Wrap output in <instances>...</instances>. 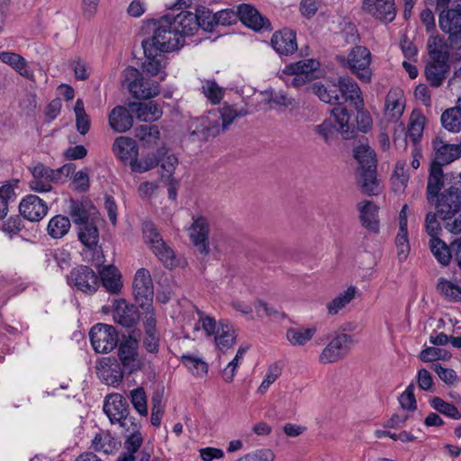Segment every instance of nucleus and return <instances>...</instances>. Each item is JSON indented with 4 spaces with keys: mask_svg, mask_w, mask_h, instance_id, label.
<instances>
[{
    "mask_svg": "<svg viewBox=\"0 0 461 461\" xmlns=\"http://www.w3.org/2000/svg\"><path fill=\"white\" fill-rule=\"evenodd\" d=\"M324 103L335 105L331 110L334 122L340 125L344 140L354 139L357 131L368 132L373 125L370 113L364 110V99L357 83L348 76L317 81L306 86Z\"/></svg>",
    "mask_w": 461,
    "mask_h": 461,
    "instance_id": "nucleus-1",
    "label": "nucleus"
},
{
    "mask_svg": "<svg viewBox=\"0 0 461 461\" xmlns=\"http://www.w3.org/2000/svg\"><path fill=\"white\" fill-rule=\"evenodd\" d=\"M146 27L152 31V35L141 41L146 59L141 68L144 73L155 77L166 68V54L183 47L185 38L198 32L199 23L194 13L181 11L176 15L167 14L149 19Z\"/></svg>",
    "mask_w": 461,
    "mask_h": 461,
    "instance_id": "nucleus-2",
    "label": "nucleus"
},
{
    "mask_svg": "<svg viewBox=\"0 0 461 461\" xmlns=\"http://www.w3.org/2000/svg\"><path fill=\"white\" fill-rule=\"evenodd\" d=\"M425 197L439 213L444 228L452 234H461V185L432 175L427 180Z\"/></svg>",
    "mask_w": 461,
    "mask_h": 461,
    "instance_id": "nucleus-3",
    "label": "nucleus"
},
{
    "mask_svg": "<svg viewBox=\"0 0 461 461\" xmlns=\"http://www.w3.org/2000/svg\"><path fill=\"white\" fill-rule=\"evenodd\" d=\"M449 42L443 36H430L427 41L429 60L425 66V77L432 87H439L450 71Z\"/></svg>",
    "mask_w": 461,
    "mask_h": 461,
    "instance_id": "nucleus-4",
    "label": "nucleus"
},
{
    "mask_svg": "<svg viewBox=\"0 0 461 461\" xmlns=\"http://www.w3.org/2000/svg\"><path fill=\"white\" fill-rule=\"evenodd\" d=\"M432 148L434 151V158L431 160L429 167L428 177H431L432 175L439 176H446V179H455V173L450 172L445 174L443 167L449 165L455 160L461 158V145L449 144L445 142L441 138L436 137L432 140Z\"/></svg>",
    "mask_w": 461,
    "mask_h": 461,
    "instance_id": "nucleus-5",
    "label": "nucleus"
},
{
    "mask_svg": "<svg viewBox=\"0 0 461 461\" xmlns=\"http://www.w3.org/2000/svg\"><path fill=\"white\" fill-rule=\"evenodd\" d=\"M342 67L348 68L363 83L371 81V52L365 46L357 45L351 49L348 57H338Z\"/></svg>",
    "mask_w": 461,
    "mask_h": 461,
    "instance_id": "nucleus-6",
    "label": "nucleus"
},
{
    "mask_svg": "<svg viewBox=\"0 0 461 461\" xmlns=\"http://www.w3.org/2000/svg\"><path fill=\"white\" fill-rule=\"evenodd\" d=\"M122 85L126 86L130 93L136 99H149L159 94L158 84L150 83L134 67L128 66L122 72Z\"/></svg>",
    "mask_w": 461,
    "mask_h": 461,
    "instance_id": "nucleus-7",
    "label": "nucleus"
},
{
    "mask_svg": "<svg viewBox=\"0 0 461 461\" xmlns=\"http://www.w3.org/2000/svg\"><path fill=\"white\" fill-rule=\"evenodd\" d=\"M98 270L86 265H77L67 276L68 285L86 295H94L99 290Z\"/></svg>",
    "mask_w": 461,
    "mask_h": 461,
    "instance_id": "nucleus-8",
    "label": "nucleus"
},
{
    "mask_svg": "<svg viewBox=\"0 0 461 461\" xmlns=\"http://www.w3.org/2000/svg\"><path fill=\"white\" fill-rule=\"evenodd\" d=\"M89 338L91 345L96 353H109L119 343L117 330L113 325L105 323L95 324L89 331Z\"/></svg>",
    "mask_w": 461,
    "mask_h": 461,
    "instance_id": "nucleus-9",
    "label": "nucleus"
},
{
    "mask_svg": "<svg viewBox=\"0 0 461 461\" xmlns=\"http://www.w3.org/2000/svg\"><path fill=\"white\" fill-rule=\"evenodd\" d=\"M319 66L320 63L313 59H303L286 65L282 73L294 77L291 81L285 82L288 86L299 88L310 83L312 73L319 68Z\"/></svg>",
    "mask_w": 461,
    "mask_h": 461,
    "instance_id": "nucleus-10",
    "label": "nucleus"
},
{
    "mask_svg": "<svg viewBox=\"0 0 461 461\" xmlns=\"http://www.w3.org/2000/svg\"><path fill=\"white\" fill-rule=\"evenodd\" d=\"M438 26L440 30L448 34L447 41L449 45L456 43L457 39L461 37V5L454 8H441L438 10Z\"/></svg>",
    "mask_w": 461,
    "mask_h": 461,
    "instance_id": "nucleus-11",
    "label": "nucleus"
},
{
    "mask_svg": "<svg viewBox=\"0 0 461 461\" xmlns=\"http://www.w3.org/2000/svg\"><path fill=\"white\" fill-rule=\"evenodd\" d=\"M352 336L346 333L337 334L321 351L319 360L322 364H330L343 359L350 349Z\"/></svg>",
    "mask_w": 461,
    "mask_h": 461,
    "instance_id": "nucleus-12",
    "label": "nucleus"
},
{
    "mask_svg": "<svg viewBox=\"0 0 461 461\" xmlns=\"http://www.w3.org/2000/svg\"><path fill=\"white\" fill-rule=\"evenodd\" d=\"M103 410L112 424L119 423L121 427H126L130 406L124 396L120 393L108 395L104 400Z\"/></svg>",
    "mask_w": 461,
    "mask_h": 461,
    "instance_id": "nucleus-13",
    "label": "nucleus"
},
{
    "mask_svg": "<svg viewBox=\"0 0 461 461\" xmlns=\"http://www.w3.org/2000/svg\"><path fill=\"white\" fill-rule=\"evenodd\" d=\"M119 363L124 367L127 374H133L142 368V362L138 358V341L129 336L125 340L118 343Z\"/></svg>",
    "mask_w": 461,
    "mask_h": 461,
    "instance_id": "nucleus-14",
    "label": "nucleus"
},
{
    "mask_svg": "<svg viewBox=\"0 0 461 461\" xmlns=\"http://www.w3.org/2000/svg\"><path fill=\"white\" fill-rule=\"evenodd\" d=\"M32 179L29 181V187L31 190L38 193H47L51 191V183H58L59 171L45 166L42 163H38L32 169Z\"/></svg>",
    "mask_w": 461,
    "mask_h": 461,
    "instance_id": "nucleus-15",
    "label": "nucleus"
},
{
    "mask_svg": "<svg viewBox=\"0 0 461 461\" xmlns=\"http://www.w3.org/2000/svg\"><path fill=\"white\" fill-rule=\"evenodd\" d=\"M133 295L138 304L153 302L154 287L149 271L141 267L135 273L132 282Z\"/></svg>",
    "mask_w": 461,
    "mask_h": 461,
    "instance_id": "nucleus-16",
    "label": "nucleus"
},
{
    "mask_svg": "<svg viewBox=\"0 0 461 461\" xmlns=\"http://www.w3.org/2000/svg\"><path fill=\"white\" fill-rule=\"evenodd\" d=\"M362 10L385 23H392L396 16L394 0H363Z\"/></svg>",
    "mask_w": 461,
    "mask_h": 461,
    "instance_id": "nucleus-17",
    "label": "nucleus"
},
{
    "mask_svg": "<svg viewBox=\"0 0 461 461\" xmlns=\"http://www.w3.org/2000/svg\"><path fill=\"white\" fill-rule=\"evenodd\" d=\"M240 21L254 32L271 31V23L258 10L249 4L239 5Z\"/></svg>",
    "mask_w": 461,
    "mask_h": 461,
    "instance_id": "nucleus-18",
    "label": "nucleus"
},
{
    "mask_svg": "<svg viewBox=\"0 0 461 461\" xmlns=\"http://www.w3.org/2000/svg\"><path fill=\"white\" fill-rule=\"evenodd\" d=\"M190 240L197 251L203 257L210 253L209 222L204 216L194 219L190 227Z\"/></svg>",
    "mask_w": 461,
    "mask_h": 461,
    "instance_id": "nucleus-19",
    "label": "nucleus"
},
{
    "mask_svg": "<svg viewBox=\"0 0 461 461\" xmlns=\"http://www.w3.org/2000/svg\"><path fill=\"white\" fill-rule=\"evenodd\" d=\"M270 42L272 48L281 58L292 56L298 50L296 32L289 28L274 32Z\"/></svg>",
    "mask_w": 461,
    "mask_h": 461,
    "instance_id": "nucleus-20",
    "label": "nucleus"
},
{
    "mask_svg": "<svg viewBox=\"0 0 461 461\" xmlns=\"http://www.w3.org/2000/svg\"><path fill=\"white\" fill-rule=\"evenodd\" d=\"M140 312L138 308L130 304L124 299L115 300L113 303V320L114 321L126 328H134L140 320Z\"/></svg>",
    "mask_w": 461,
    "mask_h": 461,
    "instance_id": "nucleus-21",
    "label": "nucleus"
},
{
    "mask_svg": "<svg viewBox=\"0 0 461 461\" xmlns=\"http://www.w3.org/2000/svg\"><path fill=\"white\" fill-rule=\"evenodd\" d=\"M45 201L35 194H28L19 203L22 216L30 221H40L48 212Z\"/></svg>",
    "mask_w": 461,
    "mask_h": 461,
    "instance_id": "nucleus-22",
    "label": "nucleus"
},
{
    "mask_svg": "<svg viewBox=\"0 0 461 461\" xmlns=\"http://www.w3.org/2000/svg\"><path fill=\"white\" fill-rule=\"evenodd\" d=\"M112 150L114 156L124 165L131 163L139 156V147L137 142L126 136L117 137L113 144Z\"/></svg>",
    "mask_w": 461,
    "mask_h": 461,
    "instance_id": "nucleus-23",
    "label": "nucleus"
},
{
    "mask_svg": "<svg viewBox=\"0 0 461 461\" xmlns=\"http://www.w3.org/2000/svg\"><path fill=\"white\" fill-rule=\"evenodd\" d=\"M99 287L104 286L106 292L111 294H117L122 288V275L114 265H107L98 269Z\"/></svg>",
    "mask_w": 461,
    "mask_h": 461,
    "instance_id": "nucleus-24",
    "label": "nucleus"
},
{
    "mask_svg": "<svg viewBox=\"0 0 461 461\" xmlns=\"http://www.w3.org/2000/svg\"><path fill=\"white\" fill-rule=\"evenodd\" d=\"M359 211L361 224L370 232L379 231L378 211L379 207L372 201H363L357 205Z\"/></svg>",
    "mask_w": 461,
    "mask_h": 461,
    "instance_id": "nucleus-25",
    "label": "nucleus"
},
{
    "mask_svg": "<svg viewBox=\"0 0 461 461\" xmlns=\"http://www.w3.org/2000/svg\"><path fill=\"white\" fill-rule=\"evenodd\" d=\"M168 153V149L165 144L158 147L156 152L147 154L142 159H133L131 163V170L134 173H144L156 167L162 157Z\"/></svg>",
    "mask_w": 461,
    "mask_h": 461,
    "instance_id": "nucleus-26",
    "label": "nucleus"
},
{
    "mask_svg": "<svg viewBox=\"0 0 461 461\" xmlns=\"http://www.w3.org/2000/svg\"><path fill=\"white\" fill-rule=\"evenodd\" d=\"M110 127L117 132H125L133 124V116L124 106H115L109 114Z\"/></svg>",
    "mask_w": 461,
    "mask_h": 461,
    "instance_id": "nucleus-27",
    "label": "nucleus"
},
{
    "mask_svg": "<svg viewBox=\"0 0 461 461\" xmlns=\"http://www.w3.org/2000/svg\"><path fill=\"white\" fill-rule=\"evenodd\" d=\"M135 137L143 148L159 147L160 131L155 124H141L135 128Z\"/></svg>",
    "mask_w": 461,
    "mask_h": 461,
    "instance_id": "nucleus-28",
    "label": "nucleus"
},
{
    "mask_svg": "<svg viewBox=\"0 0 461 461\" xmlns=\"http://www.w3.org/2000/svg\"><path fill=\"white\" fill-rule=\"evenodd\" d=\"M223 131L222 124L220 126L217 121L212 123L208 118H203L196 122L195 129L191 131L190 136L194 140L207 141Z\"/></svg>",
    "mask_w": 461,
    "mask_h": 461,
    "instance_id": "nucleus-29",
    "label": "nucleus"
},
{
    "mask_svg": "<svg viewBox=\"0 0 461 461\" xmlns=\"http://www.w3.org/2000/svg\"><path fill=\"white\" fill-rule=\"evenodd\" d=\"M0 60L3 63L9 65L24 78H33L34 75L32 70L29 68L26 59L20 54L11 51H2L0 52Z\"/></svg>",
    "mask_w": 461,
    "mask_h": 461,
    "instance_id": "nucleus-30",
    "label": "nucleus"
},
{
    "mask_svg": "<svg viewBox=\"0 0 461 461\" xmlns=\"http://www.w3.org/2000/svg\"><path fill=\"white\" fill-rule=\"evenodd\" d=\"M130 107L136 113L137 118L142 122L157 121L163 113L161 107L153 101L131 103Z\"/></svg>",
    "mask_w": 461,
    "mask_h": 461,
    "instance_id": "nucleus-31",
    "label": "nucleus"
},
{
    "mask_svg": "<svg viewBox=\"0 0 461 461\" xmlns=\"http://www.w3.org/2000/svg\"><path fill=\"white\" fill-rule=\"evenodd\" d=\"M376 175V167L365 168L361 171L357 184L363 194L369 196L378 194L379 181Z\"/></svg>",
    "mask_w": 461,
    "mask_h": 461,
    "instance_id": "nucleus-32",
    "label": "nucleus"
},
{
    "mask_svg": "<svg viewBox=\"0 0 461 461\" xmlns=\"http://www.w3.org/2000/svg\"><path fill=\"white\" fill-rule=\"evenodd\" d=\"M90 209H95L90 201L70 200L69 215L77 225L90 221Z\"/></svg>",
    "mask_w": 461,
    "mask_h": 461,
    "instance_id": "nucleus-33",
    "label": "nucleus"
},
{
    "mask_svg": "<svg viewBox=\"0 0 461 461\" xmlns=\"http://www.w3.org/2000/svg\"><path fill=\"white\" fill-rule=\"evenodd\" d=\"M424 122L425 116L422 113H419L416 114L414 112L411 113L407 132L402 139L404 147L407 145V136L411 140L413 145H420L423 134Z\"/></svg>",
    "mask_w": 461,
    "mask_h": 461,
    "instance_id": "nucleus-34",
    "label": "nucleus"
},
{
    "mask_svg": "<svg viewBox=\"0 0 461 461\" xmlns=\"http://www.w3.org/2000/svg\"><path fill=\"white\" fill-rule=\"evenodd\" d=\"M214 340L217 348L222 352L232 348L236 343V334L232 325L221 321Z\"/></svg>",
    "mask_w": 461,
    "mask_h": 461,
    "instance_id": "nucleus-35",
    "label": "nucleus"
},
{
    "mask_svg": "<svg viewBox=\"0 0 461 461\" xmlns=\"http://www.w3.org/2000/svg\"><path fill=\"white\" fill-rule=\"evenodd\" d=\"M444 129L449 132L458 133L461 131V107L456 104L455 107L446 109L440 117Z\"/></svg>",
    "mask_w": 461,
    "mask_h": 461,
    "instance_id": "nucleus-36",
    "label": "nucleus"
},
{
    "mask_svg": "<svg viewBox=\"0 0 461 461\" xmlns=\"http://www.w3.org/2000/svg\"><path fill=\"white\" fill-rule=\"evenodd\" d=\"M119 444L120 442L108 431L106 433H96L92 439L91 447L95 452L110 455L117 449Z\"/></svg>",
    "mask_w": 461,
    "mask_h": 461,
    "instance_id": "nucleus-37",
    "label": "nucleus"
},
{
    "mask_svg": "<svg viewBox=\"0 0 461 461\" xmlns=\"http://www.w3.org/2000/svg\"><path fill=\"white\" fill-rule=\"evenodd\" d=\"M71 223L68 217L57 214L50 220L47 232L53 239H61L69 231Z\"/></svg>",
    "mask_w": 461,
    "mask_h": 461,
    "instance_id": "nucleus-38",
    "label": "nucleus"
},
{
    "mask_svg": "<svg viewBox=\"0 0 461 461\" xmlns=\"http://www.w3.org/2000/svg\"><path fill=\"white\" fill-rule=\"evenodd\" d=\"M429 248L438 264L442 267H447L453 258L451 244L448 246L443 240L437 241H429Z\"/></svg>",
    "mask_w": 461,
    "mask_h": 461,
    "instance_id": "nucleus-39",
    "label": "nucleus"
},
{
    "mask_svg": "<svg viewBox=\"0 0 461 461\" xmlns=\"http://www.w3.org/2000/svg\"><path fill=\"white\" fill-rule=\"evenodd\" d=\"M104 373L106 374L105 380L108 384H120L123 379L124 374H127V372L124 371L123 366H122L114 357L107 358L105 366H104Z\"/></svg>",
    "mask_w": 461,
    "mask_h": 461,
    "instance_id": "nucleus-40",
    "label": "nucleus"
},
{
    "mask_svg": "<svg viewBox=\"0 0 461 461\" xmlns=\"http://www.w3.org/2000/svg\"><path fill=\"white\" fill-rule=\"evenodd\" d=\"M437 290L440 295L447 301L451 303L461 302V287L444 277L438 280Z\"/></svg>",
    "mask_w": 461,
    "mask_h": 461,
    "instance_id": "nucleus-41",
    "label": "nucleus"
},
{
    "mask_svg": "<svg viewBox=\"0 0 461 461\" xmlns=\"http://www.w3.org/2000/svg\"><path fill=\"white\" fill-rule=\"evenodd\" d=\"M151 250L166 268L173 269L178 266L175 251L166 242L159 243Z\"/></svg>",
    "mask_w": 461,
    "mask_h": 461,
    "instance_id": "nucleus-42",
    "label": "nucleus"
},
{
    "mask_svg": "<svg viewBox=\"0 0 461 461\" xmlns=\"http://www.w3.org/2000/svg\"><path fill=\"white\" fill-rule=\"evenodd\" d=\"M182 364L195 376L203 377L208 373V364L201 357L192 354H184L180 357Z\"/></svg>",
    "mask_w": 461,
    "mask_h": 461,
    "instance_id": "nucleus-43",
    "label": "nucleus"
},
{
    "mask_svg": "<svg viewBox=\"0 0 461 461\" xmlns=\"http://www.w3.org/2000/svg\"><path fill=\"white\" fill-rule=\"evenodd\" d=\"M353 156L361 166L362 170L377 167L376 155L368 145H359L356 147Z\"/></svg>",
    "mask_w": 461,
    "mask_h": 461,
    "instance_id": "nucleus-44",
    "label": "nucleus"
},
{
    "mask_svg": "<svg viewBox=\"0 0 461 461\" xmlns=\"http://www.w3.org/2000/svg\"><path fill=\"white\" fill-rule=\"evenodd\" d=\"M78 240L85 246H95L99 241V230L93 221L78 228Z\"/></svg>",
    "mask_w": 461,
    "mask_h": 461,
    "instance_id": "nucleus-45",
    "label": "nucleus"
},
{
    "mask_svg": "<svg viewBox=\"0 0 461 461\" xmlns=\"http://www.w3.org/2000/svg\"><path fill=\"white\" fill-rule=\"evenodd\" d=\"M439 213L435 210L426 213L424 220V230L429 236V241H437L440 240L442 226L438 221Z\"/></svg>",
    "mask_w": 461,
    "mask_h": 461,
    "instance_id": "nucleus-46",
    "label": "nucleus"
},
{
    "mask_svg": "<svg viewBox=\"0 0 461 461\" xmlns=\"http://www.w3.org/2000/svg\"><path fill=\"white\" fill-rule=\"evenodd\" d=\"M316 333V328H289L286 338L294 346H303L310 341Z\"/></svg>",
    "mask_w": 461,
    "mask_h": 461,
    "instance_id": "nucleus-47",
    "label": "nucleus"
},
{
    "mask_svg": "<svg viewBox=\"0 0 461 461\" xmlns=\"http://www.w3.org/2000/svg\"><path fill=\"white\" fill-rule=\"evenodd\" d=\"M356 295V287L349 286L346 291L336 296L331 302L327 304L328 312L330 315L337 314L340 310L346 307Z\"/></svg>",
    "mask_w": 461,
    "mask_h": 461,
    "instance_id": "nucleus-48",
    "label": "nucleus"
},
{
    "mask_svg": "<svg viewBox=\"0 0 461 461\" xmlns=\"http://www.w3.org/2000/svg\"><path fill=\"white\" fill-rule=\"evenodd\" d=\"M429 405L434 410H436L439 413L445 415L446 417L453 419V420H460L461 419V412L455 404L447 402L438 396H435V397L431 398L429 401Z\"/></svg>",
    "mask_w": 461,
    "mask_h": 461,
    "instance_id": "nucleus-49",
    "label": "nucleus"
},
{
    "mask_svg": "<svg viewBox=\"0 0 461 461\" xmlns=\"http://www.w3.org/2000/svg\"><path fill=\"white\" fill-rule=\"evenodd\" d=\"M408 227L406 221H403L399 226V231L395 237V245L397 247V255L401 262L406 260L410 253V244L408 239Z\"/></svg>",
    "mask_w": 461,
    "mask_h": 461,
    "instance_id": "nucleus-50",
    "label": "nucleus"
},
{
    "mask_svg": "<svg viewBox=\"0 0 461 461\" xmlns=\"http://www.w3.org/2000/svg\"><path fill=\"white\" fill-rule=\"evenodd\" d=\"M15 199V185L6 183L0 186V220L7 215L9 203H14Z\"/></svg>",
    "mask_w": 461,
    "mask_h": 461,
    "instance_id": "nucleus-51",
    "label": "nucleus"
},
{
    "mask_svg": "<svg viewBox=\"0 0 461 461\" xmlns=\"http://www.w3.org/2000/svg\"><path fill=\"white\" fill-rule=\"evenodd\" d=\"M194 14L197 15L199 29L211 32L217 27L215 13H212L209 8L202 6L197 8Z\"/></svg>",
    "mask_w": 461,
    "mask_h": 461,
    "instance_id": "nucleus-52",
    "label": "nucleus"
},
{
    "mask_svg": "<svg viewBox=\"0 0 461 461\" xmlns=\"http://www.w3.org/2000/svg\"><path fill=\"white\" fill-rule=\"evenodd\" d=\"M313 130L327 144H330L338 132H340V125L337 126L331 119H326L321 124L315 125Z\"/></svg>",
    "mask_w": 461,
    "mask_h": 461,
    "instance_id": "nucleus-53",
    "label": "nucleus"
},
{
    "mask_svg": "<svg viewBox=\"0 0 461 461\" xmlns=\"http://www.w3.org/2000/svg\"><path fill=\"white\" fill-rule=\"evenodd\" d=\"M131 402L137 412L146 417L148 415L147 395L143 387H137L130 392Z\"/></svg>",
    "mask_w": 461,
    "mask_h": 461,
    "instance_id": "nucleus-54",
    "label": "nucleus"
},
{
    "mask_svg": "<svg viewBox=\"0 0 461 461\" xmlns=\"http://www.w3.org/2000/svg\"><path fill=\"white\" fill-rule=\"evenodd\" d=\"M142 233L145 242L149 245L150 249L159 243L165 242L156 225L151 221H146L142 224Z\"/></svg>",
    "mask_w": 461,
    "mask_h": 461,
    "instance_id": "nucleus-55",
    "label": "nucleus"
},
{
    "mask_svg": "<svg viewBox=\"0 0 461 461\" xmlns=\"http://www.w3.org/2000/svg\"><path fill=\"white\" fill-rule=\"evenodd\" d=\"M419 357L422 362L427 363L437 360H448L451 357V354L443 348L427 347L420 351Z\"/></svg>",
    "mask_w": 461,
    "mask_h": 461,
    "instance_id": "nucleus-56",
    "label": "nucleus"
},
{
    "mask_svg": "<svg viewBox=\"0 0 461 461\" xmlns=\"http://www.w3.org/2000/svg\"><path fill=\"white\" fill-rule=\"evenodd\" d=\"M222 129L226 130L233 121L238 117H242L247 114L246 110L237 111L231 105L224 104L220 109Z\"/></svg>",
    "mask_w": 461,
    "mask_h": 461,
    "instance_id": "nucleus-57",
    "label": "nucleus"
},
{
    "mask_svg": "<svg viewBox=\"0 0 461 461\" xmlns=\"http://www.w3.org/2000/svg\"><path fill=\"white\" fill-rule=\"evenodd\" d=\"M215 19L218 25L230 26L236 24L240 21L239 5L237 10L231 8L222 9L215 13Z\"/></svg>",
    "mask_w": 461,
    "mask_h": 461,
    "instance_id": "nucleus-58",
    "label": "nucleus"
},
{
    "mask_svg": "<svg viewBox=\"0 0 461 461\" xmlns=\"http://www.w3.org/2000/svg\"><path fill=\"white\" fill-rule=\"evenodd\" d=\"M139 306L142 311L144 331L158 330L156 313L152 302H149L147 304H139Z\"/></svg>",
    "mask_w": 461,
    "mask_h": 461,
    "instance_id": "nucleus-59",
    "label": "nucleus"
},
{
    "mask_svg": "<svg viewBox=\"0 0 461 461\" xmlns=\"http://www.w3.org/2000/svg\"><path fill=\"white\" fill-rule=\"evenodd\" d=\"M203 93L212 104H220L223 97L222 88L218 86L215 80H207L202 86Z\"/></svg>",
    "mask_w": 461,
    "mask_h": 461,
    "instance_id": "nucleus-60",
    "label": "nucleus"
},
{
    "mask_svg": "<svg viewBox=\"0 0 461 461\" xmlns=\"http://www.w3.org/2000/svg\"><path fill=\"white\" fill-rule=\"evenodd\" d=\"M124 447L125 453L135 456L143 443V437L140 431L125 432Z\"/></svg>",
    "mask_w": 461,
    "mask_h": 461,
    "instance_id": "nucleus-61",
    "label": "nucleus"
},
{
    "mask_svg": "<svg viewBox=\"0 0 461 461\" xmlns=\"http://www.w3.org/2000/svg\"><path fill=\"white\" fill-rule=\"evenodd\" d=\"M415 386L411 382L399 397V402L403 410L415 411L417 409V401L414 395Z\"/></svg>",
    "mask_w": 461,
    "mask_h": 461,
    "instance_id": "nucleus-62",
    "label": "nucleus"
},
{
    "mask_svg": "<svg viewBox=\"0 0 461 461\" xmlns=\"http://www.w3.org/2000/svg\"><path fill=\"white\" fill-rule=\"evenodd\" d=\"M159 163H161V177H167V179L174 178L173 175L175 173L176 167L178 164V158L174 154H167L165 157H162Z\"/></svg>",
    "mask_w": 461,
    "mask_h": 461,
    "instance_id": "nucleus-63",
    "label": "nucleus"
},
{
    "mask_svg": "<svg viewBox=\"0 0 461 461\" xmlns=\"http://www.w3.org/2000/svg\"><path fill=\"white\" fill-rule=\"evenodd\" d=\"M275 454L272 450L263 448L257 450L254 453L247 454L239 458L237 461H274Z\"/></svg>",
    "mask_w": 461,
    "mask_h": 461,
    "instance_id": "nucleus-64",
    "label": "nucleus"
}]
</instances>
